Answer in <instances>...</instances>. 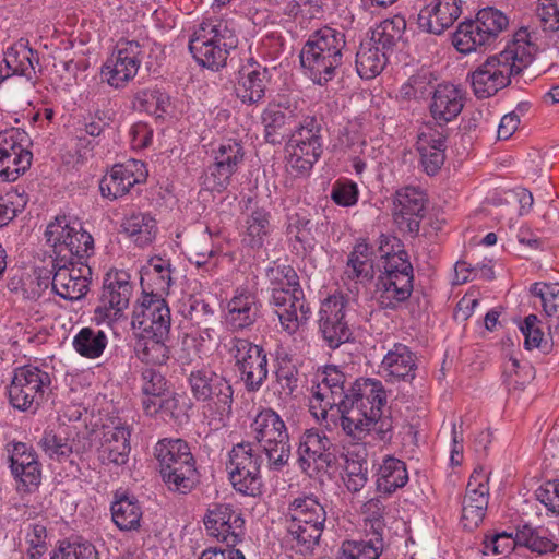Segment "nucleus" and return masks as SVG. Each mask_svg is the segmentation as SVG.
<instances>
[{"instance_id": "f257e3e1", "label": "nucleus", "mask_w": 559, "mask_h": 559, "mask_svg": "<svg viewBox=\"0 0 559 559\" xmlns=\"http://www.w3.org/2000/svg\"><path fill=\"white\" fill-rule=\"evenodd\" d=\"M538 36L527 27L515 32L503 50L487 57L471 74V85L478 99L495 96L511 84V78L527 68L538 51Z\"/></svg>"}, {"instance_id": "f03ea898", "label": "nucleus", "mask_w": 559, "mask_h": 559, "mask_svg": "<svg viewBox=\"0 0 559 559\" xmlns=\"http://www.w3.org/2000/svg\"><path fill=\"white\" fill-rule=\"evenodd\" d=\"M316 377L310 411L317 419H326L329 411L336 407L342 421L347 411L357 406L361 400H368L380 388V380L359 378L346 389V376L335 366H325Z\"/></svg>"}, {"instance_id": "7ed1b4c3", "label": "nucleus", "mask_w": 559, "mask_h": 559, "mask_svg": "<svg viewBox=\"0 0 559 559\" xmlns=\"http://www.w3.org/2000/svg\"><path fill=\"white\" fill-rule=\"evenodd\" d=\"M345 47V34L338 29L324 26L309 35L299 58L314 84L324 86L335 78Z\"/></svg>"}, {"instance_id": "20e7f679", "label": "nucleus", "mask_w": 559, "mask_h": 559, "mask_svg": "<svg viewBox=\"0 0 559 559\" xmlns=\"http://www.w3.org/2000/svg\"><path fill=\"white\" fill-rule=\"evenodd\" d=\"M237 45L238 37L230 21L206 19L190 38L189 50L200 66L217 71L226 66L230 50Z\"/></svg>"}, {"instance_id": "39448f33", "label": "nucleus", "mask_w": 559, "mask_h": 559, "mask_svg": "<svg viewBox=\"0 0 559 559\" xmlns=\"http://www.w3.org/2000/svg\"><path fill=\"white\" fill-rule=\"evenodd\" d=\"M154 455L162 479L170 491L186 495L199 483L197 461L183 439L159 440L154 448Z\"/></svg>"}, {"instance_id": "423d86ee", "label": "nucleus", "mask_w": 559, "mask_h": 559, "mask_svg": "<svg viewBox=\"0 0 559 559\" xmlns=\"http://www.w3.org/2000/svg\"><path fill=\"white\" fill-rule=\"evenodd\" d=\"M378 392H373L368 400L364 399L357 406L347 411L342 419L343 431L356 441H364L367 436L374 435L383 442H390L393 437V421L383 415L386 404V392L380 381Z\"/></svg>"}, {"instance_id": "0eeeda50", "label": "nucleus", "mask_w": 559, "mask_h": 559, "mask_svg": "<svg viewBox=\"0 0 559 559\" xmlns=\"http://www.w3.org/2000/svg\"><path fill=\"white\" fill-rule=\"evenodd\" d=\"M251 433L270 471L280 472L290 459V439L282 417L272 408L260 411L251 423Z\"/></svg>"}, {"instance_id": "6e6552de", "label": "nucleus", "mask_w": 559, "mask_h": 559, "mask_svg": "<svg viewBox=\"0 0 559 559\" xmlns=\"http://www.w3.org/2000/svg\"><path fill=\"white\" fill-rule=\"evenodd\" d=\"M508 25L509 19L501 11L491 7L481 9L474 20H465L457 25L452 34V45L462 55L483 52Z\"/></svg>"}, {"instance_id": "1a4fd4ad", "label": "nucleus", "mask_w": 559, "mask_h": 559, "mask_svg": "<svg viewBox=\"0 0 559 559\" xmlns=\"http://www.w3.org/2000/svg\"><path fill=\"white\" fill-rule=\"evenodd\" d=\"M192 396L206 402L213 419L226 426L233 413L234 390L229 381L210 368L191 371L188 378Z\"/></svg>"}, {"instance_id": "9d476101", "label": "nucleus", "mask_w": 559, "mask_h": 559, "mask_svg": "<svg viewBox=\"0 0 559 559\" xmlns=\"http://www.w3.org/2000/svg\"><path fill=\"white\" fill-rule=\"evenodd\" d=\"M320 119L306 116L290 133L287 142L289 163L298 173H308L320 158L323 152Z\"/></svg>"}, {"instance_id": "9b49d317", "label": "nucleus", "mask_w": 559, "mask_h": 559, "mask_svg": "<svg viewBox=\"0 0 559 559\" xmlns=\"http://www.w3.org/2000/svg\"><path fill=\"white\" fill-rule=\"evenodd\" d=\"M211 157L213 163L201 176V185L205 190L223 192L243 164L245 148L240 142L228 139L212 148Z\"/></svg>"}, {"instance_id": "f8f14e48", "label": "nucleus", "mask_w": 559, "mask_h": 559, "mask_svg": "<svg viewBox=\"0 0 559 559\" xmlns=\"http://www.w3.org/2000/svg\"><path fill=\"white\" fill-rule=\"evenodd\" d=\"M262 453L252 443L241 442L233 447L226 468L233 487L247 496L260 493Z\"/></svg>"}, {"instance_id": "ddd939ff", "label": "nucleus", "mask_w": 559, "mask_h": 559, "mask_svg": "<svg viewBox=\"0 0 559 559\" xmlns=\"http://www.w3.org/2000/svg\"><path fill=\"white\" fill-rule=\"evenodd\" d=\"M50 383L49 373L38 367L32 365L19 367L14 370L8 386L9 401L16 409H35L44 401Z\"/></svg>"}, {"instance_id": "4468645a", "label": "nucleus", "mask_w": 559, "mask_h": 559, "mask_svg": "<svg viewBox=\"0 0 559 559\" xmlns=\"http://www.w3.org/2000/svg\"><path fill=\"white\" fill-rule=\"evenodd\" d=\"M349 297L337 293L329 296L322 301L319 310V332L326 346L336 349L349 342L353 331L347 320Z\"/></svg>"}, {"instance_id": "2eb2a0df", "label": "nucleus", "mask_w": 559, "mask_h": 559, "mask_svg": "<svg viewBox=\"0 0 559 559\" xmlns=\"http://www.w3.org/2000/svg\"><path fill=\"white\" fill-rule=\"evenodd\" d=\"M229 352L246 390L258 392L269 374L264 348L245 338H233Z\"/></svg>"}, {"instance_id": "dca6fc26", "label": "nucleus", "mask_w": 559, "mask_h": 559, "mask_svg": "<svg viewBox=\"0 0 559 559\" xmlns=\"http://www.w3.org/2000/svg\"><path fill=\"white\" fill-rule=\"evenodd\" d=\"M413 272L411 262L382 265L376 284L377 301L381 309L395 310L411 297Z\"/></svg>"}, {"instance_id": "f3484780", "label": "nucleus", "mask_w": 559, "mask_h": 559, "mask_svg": "<svg viewBox=\"0 0 559 559\" xmlns=\"http://www.w3.org/2000/svg\"><path fill=\"white\" fill-rule=\"evenodd\" d=\"M332 449L333 443L323 431L318 428L305 430L297 449L300 469L310 477L328 473L336 464Z\"/></svg>"}, {"instance_id": "a211bd4d", "label": "nucleus", "mask_w": 559, "mask_h": 559, "mask_svg": "<svg viewBox=\"0 0 559 559\" xmlns=\"http://www.w3.org/2000/svg\"><path fill=\"white\" fill-rule=\"evenodd\" d=\"M29 138L25 131L11 128L0 131V178L15 181L32 165Z\"/></svg>"}, {"instance_id": "6ab92c4d", "label": "nucleus", "mask_w": 559, "mask_h": 559, "mask_svg": "<svg viewBox=\"0 0 559 559\" xmlns=\"http://www.w3.org/2000/svg\"><path fill=\"white\" fill-rule=\"evenodd\" d=\"M131 325L143 334L168 338L171 325L170 309L163 296L144 292L134 306Z\"/></svg>"}, {"instance_id": "aec40b11", "label": "nucleus", "mask_w": 559, "mask_h": 559, "mask_svg": "<svg viewBox=\"0 0 559 559\" xmlns=\"http://www.w3.org/2000/svg\"><path fill=\"white\" fill-rule=\"evenodd\" d=\"M203 521L207 534L225 543L228 548H235L245 537V519L241 511L231 504L210 506Z\"/></svg>"}, {"instance_id": "412c9836", "label": "nucleus", "mask_w": 559, "mask_h": 559, "mask_svg": "<svg viewBox=\"0 0 559 559\" xmlns=\"http://www.w3.org/2000/svg\"><path fill=\"white\" fill-rule=\"evenodd\" d=\"M142 47L136 40L120 39L116 52L104 63L102 74L110 86H124L138 73L142 62Z\"/></svg>"}, {"instance_id": "4be33fe9", "label": "nucleus", "mask_w": 559, "mask_h": 559, "mask_svg": "<svg viewBox=\"0 0 559 559\" xmlns=\"http://www.w3.org/2000/svg\"><path fill=\"white\" fill-rule=\"evenodd\" d=\"M425 193L415 187L399 189L393 200V219L397 228L416 237L425 216Z\"/></svg>"}, {"instance_id": "5701e85b", "label": "nucleus", "mask_w": 559, "mask_h": 559, "mask_svg": "<svg viewBox=\"0 0 559 559\" xmlns=\"http://www.w3.org/2000/svg\"><path fill=\"white\" fill-rule=\"evenodd\" d=\"M448 128H437L432 123H425L417 135L416 150L420 155V164L424 171L436 175L445 159Z\"/></svg>"}, {"instance_id": "b1692460", "label": "nucleus", "mask_w": 559, "mask_h": 559, "mask_svg": "<svg viewBox=\"0 0 559 559\" xmlns=\"http://www.w3.org/2000/svg\"><path fill=\"white\" fill-rule=\"evenodd\" d=\"M133 290L131 275L127 271H108L104 277L100 298L105 306L106 317L119 319L129 307Z\"/></svg>"}, {"instance_id": "393cba45", "label": "nucleus", "mask_w": 559, "mask_h": 559, "mask_svg": "<svg viewBox=\"0 0 559 559\" xmlns=\"http://www.w3.org/2000/svg\"><path fill=\"white\" fill-rule=\"evenodd\" d=\"M146 176L145 165L140 160L129 159L124 164H117L99 182L102 195L112 200L121 198L134 185L145 181Z\"/></svg>"}, {"instance_id": "a878e982", "label": "nucleus", "mask_w": 559, "mask_h": 559, "mask_svg": "<svg viewBox=\"0 0 559 559\" xmlns=\"http://www.w3.org/2000/svg\"><path fill=\"white\" fill-rule=\"evenodd\" d=\"M461 14V0H431L419 9L417 25L426 33L441 35Z\"/></svg>"}, {"instance_id": "bb28decb", "label": "nucleus", "mask_w": 559, "mask_h": 559, "mask_svg": "<svg viewBox=\"0 0 559 559\" xmlns=\"http://www.w3.org/2000/svg\"><path fill=\"white\" fill-rule=\"evenodd\" d=\"M464 107L463 92L454 84H439L432 94L429 111L437 128H445Z\"/></svg>"}, {"instance_id": "cd10ccee", "label": "nucleus", "mask_w": 559, "mask_h": 559, "mask_svg": "<svg viewBox=\"0 0 559 559\" xmlns=\"http://www.w3.org/2000/svg\"><path fill=\"white\" fill-rule=\"evenodd\" d=\"M10 467L15 480L31 491L40 484L41 472L36 453L23 442H15L10 450Z\"/></svg>"}, {"instance_id": "c85d7f7f", "label": "nucleus", "mask_w": 559, "mask_h": 559, "mask_svg": "<svg viewBox=\"0 0 559 559\" xmlns=\"http://www.w3.org/2000/svg\"><path fill=\"white\" fill-rule=\"evenodd\" d=\"M131 427L122 424L104 430L97 449L98 459L103 464L124 465L131 451Z\"/></svg>"}, {"instance_id": "c756f323", "label": "nucleus", "mask_w": 559, "mask_h": 559, "mask_svg": "<svg viewBox=\"0 0 559 559\" xmlns=\"http://www.w3.org/2000/svg\"><path fill=\"white\" fill-rule=\"evenodd\" d=\"M416 355L408 346L395 343L383 357L380 372L383 378L391 382H411L416 376Z\"/></svg>"}, {"instance_id": "7c9ffc66", "label": "nucleus", "mask_w": 559, "mask_h": 559, "mask_svg": "<svg viewBox=\"0 0 559 559\" xmlns=\"http://www.w3.org/2000/svg\"><path fill=\"white\" fill-rule=\"evenodd\" d=\"M259 312L257 295L247 287H238L228 301L226 322L233 330H243L257 321Z\"/></svg>"}, {"instance_id": "2f4dec72", "label": "nucleus", "mask_w": 559, "mask_h": 559, "mask_svg": "<svg viewBox=\"0 0 559 559\" xmlns=\"http://www.w3.org/2000/svg\"><path fill=\"white\" fill-rule=\"evenodd\" d=\"M269 71L260 66L247 64L238 73L235 86L237 97L247 105L261 102L265 95Z\"/></svg>"}, {"instance_id": "473e14b6", "label": "nucleus", "mask_w": 559, "mask_h": 559, "mask_svg": "<svg viewBox=\"0 0 559 559\" xmlns=\"http://www.w3.org/2000/svg\"><path fill=\"white\" fill-rule=\"evenodd\" d=\"M344 275L358 284H368L374 278L373 249L365 239H359L348 254Z\"/></svg>"}, {"instance_id": "72a5a7b5", "label": "nucleus", "mask_w": 559, "mask_h": 559, "mask_svg": "<svg viewBox=\"0 0 559 559\" xmlns=\"http://www.w3.org/2000/svg\"><path fill=\"white\" fill-rule=\"evenodd\" d=\"M170 266L169 260L152 258L141 275L143 290L147 294L167 295L173 282Z\"/></svg>"}, {"instance_id": "f704fd0d", "label": "nucleus", "mask_w": 559, "mask_h": 559, "mask_svg": "<svg viewBox=\"0 0 559 559\" xmlns=\"http://www.w3.org/2000/svg\"><path fill=\"white\" fill-rule=\"evenodd\" d=\"M245 228L242 242L252 249H261L273 231L271 213L264 207H254L246 217Z\"/></svg>"}, {"instance_id": "c9c22d12", "label": "nucleus", "mask_w": 559, "mask_h": 559, "mask_svg": "<svg viewBox=\"0 0 559 559\" xmlns=\"http://www.w3.org/2000/svg\"><path fill=\"white\" fill-rule=\"evenodd\" d=\"M45 240L53 259L70 258V216L60 213L49 222Z\"/></svg>"}, {"instance_id": "e433bc0d", "label": "nucleus", "mask_w": 559, "mask_h": 559, "mask_svg": "<svg viewBox=\"0 0 559 559\" xmlns=\"http://www.w3.org/2000/svg\"><path fill=\"white\" fill-rule=\"evenodd\" d=\"M3 61L12 74L24 75L28 79L33 78L35 64H38L37 52L29 47L25 39H20L9 47L4 52Z\"/></svg>"}, {"instance_id": "4c0bfd02", "label": "nucleus", "mask_w": 559, "mask_h": 559, "mask_svg": "<svg viewBox=\"0 0 559 559\" xmlns=\"http://www.w3.org/2000/svg\"><path fill=\"white\" fill-rule=\"evenodd\" d=\"M121 227L139 247L152 243L157 234L155 218L150 213L144 212L130 213L124 217Z\"/></svg>"}, {"instance_id": "58836bf2", "label": "nucleus", "mask_w": 559, "mask_h": 559, "mask_svg": "<svg viewBox=\"0 0 559 559\" xmlns=\"http://www.w3.org/2000/svg\"><path fill=\"white\" fill-rule=\"evenodd\" d=\"M408 481L406 465L403 461L385 456L377 473V488L380 492L392 493Z\"/></svg>"}, {"instance_id": "ea45409f", "label": "nucleus", "mask_w": 559, "mask_h": 559, "mask_svg": "<svg viewBox=\"0 0 559 559\" xmlns=\"http://www.w3.org/2000/svg\"><path fill=\"white\" fill-rule=\"evenodd\" d=\"M311 316V309L305 298L302 288H293L288 309H281L280 323L285 332L294 334L300 325L306 324Z\"/></svg>"}, {"instance_id": "a19ab883", "label": "nucleus", "mask_w": 559, "mask_h": 559, "mask_svg": "<svg viewBox=\"0 0 559 559\" xmlns=\"http://www.w3.org/2000/svg\"><path fill=\"white\" fill-rule=\"evenodd\" d=\"M388 63V55L379 46L362 41L356 53V70L361 79L369 80L379 75Z\"/></svg>"}, {"instance_id": "79ce46f5", "label": "nucleus", "mask_w": 559, "mask_h": 559, "mask_svg": "<svg viewBox=\"0 0 559 559\" xmlns=\"http://www.w3.org/2000/svg\"><path fill=\"white\" fill-rule=\"evenodd\" d=\"M94 415L81 405H72V420L75 425V438L72 439V452L84 453L93 447V435L96 431L97 424L92 423Z\"/></svg>"}, {"instance_id": "37998d69", "label": "nucleus", "mask_w": 559, "mask_h": 559, "mask_svg": "<svg viewBox=\"0 0 559 559\" xmlns=\"http://www.w3.org/2000/svg\"><path fill=\"white\" fill-rule=\"evenodd\" d=\"M406 29V21L401 15L382 21L371 33L369 43L379 46L384 53L392 52L396 44L402 39Z\"/></svg>"}, {"instance_id": "c03bdc74", "label": "nucleus", "mask_w": 559, "mask_h": 559, "mask_svg": "<svg viewBox=\"0 0 559 559\" xmlns=\"http://www.w3.org/2000/svg\"><path fill=\"white\" fill-rule=\"evenodd\" d=\"M299 518L300 521L325 524L326 511L313 495L300 496L289 502L286 513V519L299 521Z\"/></svg>"}, {"instance_id": "a18cd8bd", "label": "nucleus", "mask_w": 559, "mask_h": 559, "mask_svg": "<svg viewBox=\"0 0 559 559\" xmlns=\"http://www.w3.org/2000/svg\"><path fill=\"white\" fill-rule=\"evenodd\" d=\"M111 516L121 531H132L140 527L142 510L134 497L122 496L111 504Z\"/></svg>"}, {"instance_id": "49530a36", "label": "nucleus", "mask_w": 559, "mask_h": 559, "mask_svg": "<svg viewBox=\"0 0 559 559\" xmlns=\"http://www.w3.org/2000/svg\"><path fill=\"white\" fill-rule=\"evenodd\" d=\"M293 112H286L281 104H269L261 115L264 139L267 143L280 144L283 140L282 129L292 122Z\"/></svg>"}, {"instance_id": "de8ad7c7", "label": "nucleus", "mask_w": 559, "mask_h": 559, "mask_svg": "<svg viewBox=\"0 0 559 559\" xmlns=\"http://www.w3.org/2000/svg\"><path fill=\"white\" fill-rule=\"evenodd\" d=\"M70 429L63 424L50 426L40 441L44 451L49 457L59 462L67 461L70 455Z\"/></svg>"}, {"instance_id": "09e8293b", "label": "nucleus", "mask_w": 559, "mask_h": 559, "mask_svg": "<svg viewBox=\"0 0 559 559\" xmlns=\"http://www.w3.org/2000/svg\"><path fill=\"white\" fill-rule=\"evenodd\" d=\"M72 346L82 357L95 359L103 355L107 336L102 330L83 328L72 340Z\"/></svg>"}, {"instance_id": "8fccbe9b", "label": "nucleus", "mask_w": 559, "mask_h": 559, "mask_svg": "<svg viewBox=\"0 0 559 559\" xmlns=\"http://www.w3.org/2000/svg\"><path fill=\"white\" fill-rule=\"evenodd\" d=\"M287 532L289 536L302 547L300 551H309L319 544L324 531V523L287 519Z\"/></svg>"}, {"instance_id": "3c124183", "label": "nucleus", "mask_w": 559, "mask_h": 559, "mask_svg": "<svg viewBox=\"0 0 559 559\" xmlns=\"http://www.w3.org/2000/svg\"><path fill=\"white\" fill-rule=\"evenodd\" d=\"M383 538L372 536L368 540H345L340 559H379L383 551Z\"/></svg>"}, {"instance_id": "603ef678", "label": "nucleus", "mask_w": 559, "mask_h": 559, "mask_svg": "<svg viewBox=\"0 0 559 559\" xmlns=\"http://www.w3.org/2000/svg\"><path fill=\"white\" fill-rule=\"evenodd\" d=\"M168 338H159L153 334L142 335L138 344V357L145 364L162 366L169 359V348L165 344Z\"/></svg>"}, {"instance_id": "864d4df0", "label": "nucleus", "mask_w": 559, "mask_h": 559, "mask_svg": "<svg viewBox=\"0 0 559 559\" xmlns=\"http://www.w3.org/2000/svg\"><path fill=\"white\" fill-rule=\"evenodd\" d=\"M275 377L282 393L293 396L299 386V370L292 356L288 354L277 356Z\"/></svg>"}, {"instance_id": "5fc2aeb1", "label": "nucleus", "mask_w": 559, "mask_h": 559, "mask_svg": "<svg viewBox=\"0 0 559 559\" xmlns=\"http://www.w3.org/2000/svg\"><path fill=\"white\" fill-rule=\"evenodd\" d=\"M377 250L383 260L382 265H397L400 263L409 262L408 253L404 249L403 242L393 235L381 234L377 241Z\"/></svg>"}, {"instance_id": "6e6d98bb", "label": "nucleus", "mask_w": 559, "mask_h": 559, "mask_svg": "<svg viewBox=\"0 0 559 559\" xmlns=\"http://www.w3.org/2000/svg\"><path fill=\"white\" fill-rule=\"evenodd\" d=\"M489 493L465 495L462 503V520L469 530L477 527L484 520L488 507Z\"/></svg>"}, {"instance_id": "4d7b16f0", "label": "nucleus", "mask_w": 559, "mask_h": 559, "mask_svg": "<svg viewBox=\"0 0 559 559\" xmlns=\"http://www.w3.org/2000/svg\"><path fill=\"white\" fill-rule=\"evenodd\" d=\"M28 202V195L24 188L10 189L0 197V227L8 225Z\"/></svg>"}, {"instance_id": "13d9d810", "label": "nucleus", "mask_w": 559, "mask_h": 559, "mask_svg": "<svg viewBox=\"0 0 559 559\" xmlns=\"http://www.w3.org/2000/svg\"><path fill=\"white\" fill-rule=\"evenodd\" d=\"M94 252V238L91 233L83 228L82 222H72V261L87 263Z\"/></svg>"}, {"instance_id": "bf43d9fd", "label": "nucleus", "mask_w": 559, "mask_h": 559, "mask_svg": "<svg viewBox=\"0 0 559 559\" xmlns=\"http://www.w3.org/2000/svg\"><path fill=\"white\" fill-rule=\"evenodd\" d=\"M138 109L160 117L169 105V97L159 88H143L134 94Z\"/></svg>"}, {"instance_id": "052dcab7", "label": "nucleus", "mask_w": 559, "mask_h": 559, "mask_svg": "<svg viewBox=\"0 0 559 559\" xmlns=\"http://www.w3.org/2000/svg\"><path fill=\"white\" fill-rule=\"evenodd\" d=\"M266 278L270 283L271 294L276 290H289L300 288L299 277L290 265L275 264L266 270Z\"/></svg>"}, {"instance_id": "680f3d73", "label": "nucleus", "mask_w": 559, "mask_h": 559, "mask_svg": "<svg viewBox=\"0 0 559 559\" xmlns=\"http://www.w3.org/2000/svg\"><path fill=\"white\" fill-rule=\"evenodd\" d=\"M111 116L109 111L94 107L88 109L87 115H82L76 120V131H84L91 136H98L104 127L109 126Z\"/></svg>"}, {"instance_id": "e2e57ef3", "label": "nucleus", "mask_w": 559, "mask_h": 559, "mask_svg": "<svg viewBox=\"0 0 559 559\" xmlns=\"http://www.w3.org/2000/svg\"><path fill=\"white\" fill-rule=\"evenodd\" d=\"M368 463L362 460H349L346 457L344 483L352 492L362 489L368 480Z\"/></svg>"}, {"instance_id": "0e129e2a", "label": "nucleus", "mask_w": 559, "mask_h": 559, "mask_svg": "<svg viewBox=\"0 0 559 559\" xmlns=\"http://www.w3.org/2000/svg\"><path fill=\"white\" fill-rule=\"evenodd\" d=\"M536 17L545 32L559 31V0H538Z\"/></svg>"}, {"instance_id": "69168bd1", "label": "nucleus", "mask_w": 559, "mask_h": 559, "mask_svg": "<svg viewBox=\"0 0 559 559\" xmlns=\"http://www.w3.org/2000/svg\"><path fill=\"white\" fill-rule=\"evenodd\" d=\"M72 301L83 299L90 290L92 283V269L85 263H75L72 261Z\"/></svg>"}, {"instance_id": "338daca9", "label": "nucleus", "mask_w": 559, "mask_h": 559, "mask_svg": "<svg viewBox=\"0 0 559 559\" xmlns=\"http://www.w3.org/2000/svg\"><path fill=\"white\" fill-rule=\"evenodd\" d=\"M70 258L53 259L52 289L61 298L70 300Z\"/></svg>"}, {"instance_id": "774afa93", "label": "nucleus", "mask_w": 559, "mask_h": 559, "mask_svg": "<svg viewBox=\"0 0 559 559\" xmlns=\"http://www.w3.org/2000/svg\"><path fill=\"white\" fill-rule=\"evenodd\" d=\"M384 506L379 499H370L362 507V514L365 515L366 527L369 525L372 531V536L382 537L384 530L383 521Z\"/></svg>"}]
</instances>
